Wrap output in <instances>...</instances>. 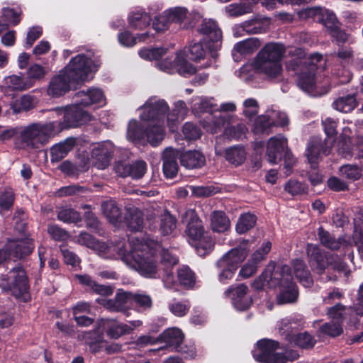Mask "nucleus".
<instances>
[{
	"label": "nucleus",
	"mask_w": 363,
	"mask_h": 363,
	"mask_svg": "<svg viewBox=\"0 0 363 363\" xmlns=\"http://www.w3.org/2000/svg\"><path fill=\"white\" fill-rule=\"evenodd\" d=\"M179 284L185 289H191L196 284V274L189 266L183 265L177 269Z\"/></svg>",
	"instance_id": "nucleus-40"
},
{
	"label": "nucleus",
	"mask_w": 363,
	"mask_h": 363,
	"mask_svg": "<svg viewBox=\"0 0 363 363\" xmlns=\"http://www.w3.org/2000/svg\"><path fill=\"white\" fill-rule=\"evenodd\" d=\"M186 223L185 233L189 243L194 246L200 257H205L214 249L215 242L205 231L203 222L194 209L187 210L182 218Z\"/></svg>",
	"instance_id": "nucleus-2"
},
{
	"label": "nucleus",
	"mask_w": 363,
	"mask_h": 363,
	"mask_svg": "<svg viewBox=\"0 0 363 363\" xmlns=\"http://www.w3.org/2000/svg\"><path fill=\"white\" fill-rule=\"evenodd\" d=\"M292 266L294 275L298 282L304 287H311L313 279L305 262L301 259H296L292 261Z\"/></svg>",
	"instance_id": "nucleus-32"
},
{
	"label": "nucleus",
	"mask_w": 363,
	"mask_h": 363,
	"mask_svg": "<svg viewBox=\"0 0 363 363\" xmlns=\"http://www.w3.org/2000/svg\"><path fill=\"white\" fill-rule=\"evenodd\" d=\"M184 333L183 331L176 327L165 329L157 336V341L160 343H164V346L161 349L165 348L170 352L178 350L180 348V343L184 340Z\"/></svg>",
	"instance_id": "nucleus-23"
},
{
	"label": "nucleus",
	"mask_w": 363,
	"mask_h": 363,
	"mask_svg": "<svg viewBox=\"0 0 363 363\" xmlns=\"http://www.w3.org/2000/svg\"><path fill=\"white\" fill-rule=\"evenodd\" d=\"M2 291L9 294L16 301L28 303L31 301L28 277L21 263L11 269L0 283Z\"/></svg>",
	"instance_id": "nucleus-5"
},
{
	"label": "nucleus",
	"mask_w": 363,
	"mask_h": 363,
	"mask_svg": "<svg viewBox=\"0 0 363 363\" xmlns=\"http://www.w3.org/2000/svg\"><path fill=\"white\" fill-rule=\"evenodd\" d=\"M82 339L94 354L100 352L104 347V343L106 342L104 333L99 328V321L93 330L82 333Z\"/></svg>",
	"instance_id": "nucleus-26"
},
{
	"label": "nucleus",
	"mask_w": 363,
	"mask_h": 363,
	"mask_svg": "<svg viewBox=\"0 0 363 363\" xmlns=\"http://www.w3.org/2000/svg\"><path fill=\"white\" fill-rule=\"evenodd\" d=\"M225 11L230 17H238L250 13L252 11V7L245 3L231 4L225 6Z\"/></svg>",
	"instance_id": "nucleus-54"
},
{
	"label": "nucleus",
	"mask_w": 363,
	"mask_h": 363,
	"mask_svg": "<svg viewBox=\"0 0 363 363\" xmlns=\"http://www.w3.org/2000/svg\"><path fill=\"white\" fill-rule=\"evenodd\" d=\"M174 63L178 73L184 77H189L196 72V67L183 57L177 56Z\"/></svg>",
	"instance_id": "nucleus-49"
},
{
	"label": "nucleus",
	"mask_w": 363,
	"mask_h": 363,
	"mask_svg": "<svg viewBox=\"0 0 363 363\" xmlns=\"http://www.w3.org/2000/svg\"><path fill=\"white\" fill-rule=\"evenodd\" d=\"M169 309L172 314L177 317H183L186 315L190 308L191 305L189 301H173L169 303Z\"/></svg>",
	"instance_id": "nucleus-56"
},
{
	"label": "nucleus",
	"mask_w": 363,
	"mask_h": 363,
	"mask_svg": "<svg viewBox=\"0 0 363 363\" xmlns=\"http://www.w3.org/2000/svg\"><path fill=\"white\" fill-rule=\"evenodd\" d=\"M75 278L79 284L87 287L88 292L105 297L110 296L113 294L114 288L112 286L99 284L87 274H75Z\"/></svg>",
	"instance_id": "nucleus-25"
},
{
	"label": "nucleus",
	"mask_w": 363,
	"mask_h": 363,
	"mask_svg": "<svg viewBox=\"0 0 363 363\" xmlns=\"http://www.w3.org/2000/svg\"><path fill=\"white\" fill-rule=\"evenodd\" d=\"M299 16L321 23L328 30L339 21L333 11L321 7H306L300 11Z\"/></svg>",
	"instance_id": "nucleus-16"
},
{
	"label": "nucleus",
	"mask_w": 363,
	"mask_h": 363,
	"mask_svg": "<svg viewBox=\"0 0 363 363\" xmlns=\"http://www.w3.org/2000/svg\"><path fill=\"white\" fill-rule=\"evenodd\" d=\"M128 133L130 137L137 141H141L146 138V128L136 122L133 125H130L128 129Z\"/></svg>",
	"instance_id": "nucleus-64"
},
{
	"label": "nucleus",
	"mask_w": 363,
	"mask_h": 363,
	"mask_svg": "<svg viewBox=\"0 0 363 363\" xmlns=\"http://www.w3.org/2000/svg\"><path fill=\"white\" fill-rule=\"evenodd\" d=\"M149 38V32L138 34L137 36H133L130 31L125 30L118 34V40L119 43L126 48L133 47L137 40L145 42Z\"/></svg>",
	"instance_id": "nucleus-45"
},
{
	"label": "nucleus",
	"mask_w": 363,
	"mask_h": 363,
	"mask_svg": "<svg viewBox=\"0 0 363 363\" xmlns=\"http://www.w3.org/2000/svg\"><path fill=\"white\" fill-rule=\"evenodd\" d=\"M346 307L343 304L338 303L335 306L328 308L327 315L331 321L340 323L342 325L345 318Z\"/></svg>",
	"instance_id": "nucleus-52"
},
{
	"label": "nucleus",
	"mask_w": 363,
	"mask_h": 363,
	"mask_svg": "<svg viewBox=\"0 0 363 363\" xmlns=\"http://www.w3.org/2000/svg\"><path fill=\"white\" fill-rule=\"evenodd\" d=\"M280 343L277 340L262 338L256 343L252 351L254 359L261 363H286L288 358L282 352H277Z\"/></svg>",
	"instance_id": "nucleus-10"
},
{
	"label": "nucleus",
	"mask_w": 363,
	"mask_h": 363,
	"mask_svg": "<svg viewBox=\"0 0 363 363\" xmlns=\"http://www.w3.org/2000/svg\"><path fill=\"white\" fill-rule=\"evenodd\" d=\"M96 301L103 305L110 311L125 312L133 306L132 292L125 291L123 289H119L113 298L103 299L98 298Z\"/></svg>",
	"instance_id": "nucleus-19"
},
{
	"label": "nucleus",
	"mask_w": 363,
	"mask_h": 363,
	"mask_svg": "<svg viewBox=\"0 0 363 363\" xmlns=\"http://www.w3.org/2000/svg\"><path fill=\"white\" fill-rule=\"evenodd\" d=\"M115 147L112 143H104L99 144L93 148L91 152V158L94 160V166L99 169L107 168L113 157Z\"/></svg>",
	"instance_id": "nucleus-22"
},
{
	"label": "nucleus",
	"mask_w": 363,
	"mask_h": 363,
	"mask_svg": "<svg viewBox=\"0 0 363 363\" xmlns=\"http://www.w3.org/2000/svg\"><path fill=\"white\" fill-rule=\"evenodd\" d=\"M286 52L285 46L279 43H267L257 53L255 63L257 69L270 79H281V60Z\"/></svg>",
	"instance_id": "nucleus-3"
},
{
	"label": "nucleus",
	"mask_w": 363,
	"mask_h": 363,
	"mask_svg": "<svg viewBox=\"0 0 363 363\" xmlns=\"http://www.w3.org/2000/svg\"><path fill=\"white\" fill-rule=\"evenodd\" d=\"M75 145L76 139L74 138H68L54 145L50 149L51 162H58L63 160L74 148Z\"/></svg>",
	"instance_id": "nucleus-33"
},
{
	"label": "nucleus",
	"mask_w": 363,
	"mask_h": 363,
	"mask_svg": "<svg viewBox=\"0 0 363 363\" xmlns=\"http://www.w3.org/2000/svg\"><path fill=\"white\" fill-rule=\"evenodd\" d=\"M306 252L311 269L320 275L325 273V269L329 267L339 272L343 270L342 263H333V257L318 245L308 244Z\"/></svg>",
	"instance_id": "nucleus-11"
},
{
	"label": "nucleus",
	"mask_w": 363,
	"mask_h": 363,
	"mask_svg": "<svg viewBox=\"0 0 363 363\" xmlns=\"http://www.w3.org/2000/svg\"><path fill=\"white\" fill-rule=\"evenodd\" d=\"M10 259H22L30 255L33 250L34 245L31 240H11L6 244Z\"/></svg>",
	"instance_id": "nucleus-27"
},
{
	"label": "nucleus",
	"mask_w": 363,
	"mask_h": 363,
	"mask_svg": "<svg viewBox=\"0 0 363 363\" xmlns=\"http://www.w3.org/2000/svg\"><path fill=\"white\" fill-rule=\"evenodd\" d=\"M57 218L67 223H75L82 221V217L80 213L74 208H65L59 211L57 213Z\"/></svg>",
	"instance_id": "nucleus-50"
},
{
	"label": "nucleus",
	"mask_w": 363,
	"mask_h": 363,
	"mask_svg": "<svg viewBox=\"0 0 363 363\" xmlns=\"http://www.w3.org/2000/svg\"><path fill=\"white\" fill-rule=\"evenodd\" d=\"M328 33L338 45L345 43L348 39V34L345 30L340 28V21L329 29Z\"/></svg>",
	"instance_id": "nucleus-62"
},
{
	"label": "nucleus",
	"mask_w": 363,
	"mask_h": 363,
	"mask_svg": "<svg viewBox=\"0 0 363 363\" xmlns=\"http://www.w3.org/2000/svg\"><path fill=\"white\" fill-rule=\"evenodd\" d=\"M101 65L99 58L92 60L85 54H78L70 60L62 70L79 85L87 79L89 73L97 72Z\"/></svg>",
	"instance_id": "nucleus-9"
},
{
	"label": "nucleus",
	"mask_w": 363,
	"mask_h": 363,
	"mask_svg": "<svg viewBox=\"0 0 363 363\" xmlns=\"http://www.w3.org/2000/svg\"><path fill=\"white\" fill-rule=\"evenodd\" d=\"M164 128L162 124L149 125L146 128V139L153 147H157L164 138Z\"/></svg>",
	"instance_id": "nucleus-41"
},
{
	"label": "nucleus",
	"mask_w": 363,
	"mask_h": 363,
	"mask_svg": "<svg viewBox=\"0 0 363 363\" xmlns=\"http://www.w3.org/2000/svg\"><path fill=\"white\" fill-rule=\"evenodd\" d=\"M179 152L172 148H166L162 154V172L166 179L176 177L179 170L177 160Z\"/></svg>",
	"instance_id": "nucleus-29"
},
{
	"label": "nucleus",
	"mask_w": 363,
	"mask_h": 363,
	"mask_svg": "<svg viewBox=\"0 0 363 363\" xmlns=\"http://www.w3.org/2000/svg\"><path fill=\"white\" fill-rule=\"evenodd\" d=\"M21 11L14 8L4 7L2 9L1 18L6 23V27H8L9 24L16 26L21 22Z\"/></svg>",
	"instance_id": "nucleus-53"
},
{
	"label": "nucleus",
	"mask_w": 363,
	"mask_h": 363,
	"mask_svg": "<svg viewBox=\"0 0 363 363\" xmlns=\"http://www.w3.org/2000/svg\"><path fill=\"white\" fill-rule=\"evenodd\" d=\"M5 84L13 91H25L33 86L31 79L14 74L5 78Z\"/></svg>",
	"instance_id": "nucleus-44"
},
{
	"label": "nucleus",
	"mask_w": 363,
	"mask_h": 363,
	"mask_svg": "<svg viewBox=\"0 0 363 363\" xmlns=\"http://www.w3.org/2000/svg\"><path fill=\"white\" fill-rule=\"evenodd\" d=\"M15 201V194L12 189L5 190L0 194V209L4 211H10Z\"/></svg>",
	"instance_id": "nucleus-58"
},
{
	"label": "nucleus",
	"mask_w": 363,
	"mask_h": 363,
	"mask_svg": "<svg viewBox=\"0 0 363 363\" xmlns=\"http://www.w3.org/2000/svg\"><path fill=\"white\" fill-rule=\"evenodd\" d=\"M248 292L249 288L245 284H232L226 289L225 295L231 299L237 310L244 311L252 304V299L247 295Z\"/></svg>",
	"instance_id": "nucleus-17"
},
{
	"label": "nucleus",
	"mask_w": 363,
	"mask_h": 363,
	"mask_svg": "<svg viewBox=\"0 0 363 363\" xmlns=\"http://www.w3.org/2000/svg\"><path fill=\"white\" fill-rule=\"evenodd\" d=\"M127 228L132 232L141 231L143 228V214L138 208H129L123 217Z\"/></svg>",
	"instance_id": "nucleus-35"
},
{
	"label": "nucleus",
	"mask_w": 363,
	"mask_h": 363,
	"mask_svg": "<svg viewBox=\"0 0 363 363\" xmlns=\"http://www.w3.org/2000/svg\"><path fill=\"white\" fill-rule=\"evenodd\" d=\"M179 160L182 166L186 169H199L205 165L206 157L199 150H188L182 153L179 152Z\"/></svg>",
	"instance_id": "nucleus-31"
},
{
	"label": "nucleus",
	"mask_w": 363,
	"mask_h": 363,
	"mask_svg": "<svg viewBox=\"0 0 363 363\" xmlns=\"http://www.w3.org/2000/svg\"><path fill=\"white\" fill-rule=\"evenodd\" d=\"M169 109V106L164 99L158 100L146 106L140 115V119L163 125Z\"/></svg>",
	"instance_id": "nucleus-21"
},
{
	"label": "nucleus",
	"mask_w": 363,
	"mask_h": 363,
	"mask_svg": "<svg viewBox=\"0 0 363 363\" xmlns=\"http://www.w3.org/2000/svg\"><path fill=\"white\" fill-rule=\"evenodd\" d=\"M318 236L320 244L333 251L338 250L342 246L347 247L350 245V242L345 235L336 238L333 234L325 230L323 226L318 228Z\"/></svg>",
	"instance_id": "nucleus-28"
},
{
	"label": "nucleus",
	"mask_w": 363,
	"mask_h": 363,
	"mask_svg": "<svg viewBox=\"0 0 363 363\" xmlns=\"http://www.w3.org/2000/svg\"><path fill=\"white\" fill-rule=\"evenodd\" d=\"M205 53L206 51L203 44L201 43H194L189 45L187 56L189 60L197 62L204 57Z\"/></svg>",
	"instance_id": "nucleus-61"
},
{
	"label": "nucleus",
	"mask_w": 363,
	"mask_h": 363,
	"mask_svg": "<svg viewBox=\"0 0 363 363\" xmlns=\"http://www.w3.org/2000/svg\"><path fill=\"white\" fill-rule=\"evenodd\" d=\"M323 57L318 53L311 54L308 57L295 58L290 61L289 67L298 74L297 85L306 92L311 93L315 88L317 71L324 65Z\"/></svg>",
	"instance_id": "nucleus-4"
},
{
	"label": "nucleus",
	"mask_w": 363,
	"mask_h": 363,
	"mask_svg": "<svg viewBox=\"0 0 363 363\" xmlns=\"http://www.w3.org/2000/svg\"><path fill=\"white\" fill-rule=\"evenodd\" d=\"M340 171L343 177L352 181L357 180L361 177V171L357 165H343L340 167Z\"/></svg>",
	"instance_id": "nucleus-63"
},
{
	"label": "nucleus",
	"mask_w": 363,
	"mask_h": 363,
	"mask_svg": "<svg viewBox=\"0 0 363 363\" xmlns=\"http://www.w3.org/2000/svg\"><path fill=\"white\" fill-rule=\"evenodd\" d=\"M257 221L255 214L250 212L242 213L236 223L235 230L238 234H245L252 229Z\"/></svg>",
	"instance_id": "nucleus-43"
},
{
	"label": "nucleus",
	"mask_w": 363,
	"mask_h": 363,
	"mask_svg": "<svg viewBox=\"0 0 363 363\" xmlns=\"http://www.w3.org/2000/svg\"><path fill=\"white\" fill-rule=\"evenodd\" d=\"M99 328L108 337L117 340L121 336L130 334L133 328L127 324L119 323L114 319H101L99 320Z\"/></svg>",
	"instance_id": "nucleus-24"
},
{
	"label": "nucleus",
	"mask_w": 363,
	"mask_h": 363,
	"mask_svg": "<svg viewBox=\"0 0 363 363\" xmlns=\"http://www.w3.org/2000/svg\"><path fill=\"white\" fill-rule=\"evenodd\" d=\"M104 98L103 91L97 88H90L76 93L73 97L74 102L65 108L63 121H58L60 125L56 130L58 132L65 128H77L86 124L91 121V116L82 107H87L94 104L101 103Z\"/></svg>",
	"instance_id": "nucleus-1"
},
{
	"label": "nucleus",
	"mask_w": 363,
	"mask_h": 363,
	"mask_svg": "<svg viewBox=\"0 0 363 363\" xmlns=\"http://www.w3.org/2000/svg\"><path fill=\"white\" fill-rule=\"evenodd\" d=\"M84 219L88 229L94 233H99L101 230V223L95 213L88 210L84 213Z\"/></svg>",
	"instance_id": "nucleus-60"
},
{
	"label": "nucleus",
	"mask_w": 363,
	"mask_h": 363,
	"mask_svg": "<svg viewBox=\"0 0 363 363\" xmlns=\"http://www.w3.org/2000/svg\"><path fill=\"white\" fill-rule=\"evenodd\" d=\"M144 245H140L138 247H132L129 251H126L128 256L132 258L140 273L150 278H155L157 274L156 260L149 251H145L143 248Z\"/></svg>",
	"instance_id": "nucleus-12"
},
{
	"label": "nucleus",
	"mask_w": 363,
	"mask_h": 363,
	"mask_svg": "<svg viewBox=\"0 0 363 363\" xmlns=\"http://www.w3.org/2000/svg\"><path fill=\"white\" fill-rule=\"evenodd\" d=\"M266 156L270 164H277L283 159L286 163V168H292L293 157L288 150H285L283 139L271 138L267 143Z\"/></svg>",
	"instance_id": "nucleus-14"
},
{
	"label": "nucleus",
	"mask_w": 363,
	"mask_h": 363,
	"mask_svg": "<svg viewBox=\"0 0 363 363\" xmlns=\"http://www.w3.org/2000/svg\"><path fill=\"white\" fill-rule=\"evenodd\" d=\"M211 226L214 232L224 233L230 226V221L224 211H214L211 215Z\"/></svg>",
	"instance_id": "nucleus-37"
},
{
	"label": "nucleus",
	"mask_w": 363,
	"mask_h": 363,
	"mask_svg": "<svg viewBox=\"0 0 363 363\" xmlns=\"http://www.w3.org/2000/svg\"><path fill=\"white\" fill-rule=\"evenodd\" d=\"M272 249V242L269 241L264 242L261 247H259L252 255L248 260L258 268L259 263L267 258Z\"/></svg>",
	"instance_id": "nucleus-51"
},
{
	"label": "nucleus",
	"mask_w": 363,
	"mask_h": 363,
	"mask_svg": "<svg viewBox=\"0 0 363 363\" xmlns=\"http://www.w3.org/2000/svg\"><path fill=\"white\" fill-rule=\"evenodd\" d=\"M60 125V123L57 121L45 124L33 123L21 132V140L29 147L38 149L48 143L50 138L58 133L56 128Z\"/></svg>",
	"instance_id": "nucleus-8"
},
{
	"label": "nucleus",
	"mask_w": 363,
	"mask_h": 363,
	"mask_svg": "<svg viewBox=\"0 0 363 363\" xmlns=\"http://www.w3.org/2000/svg\"><path fill=\"white\" fill-rule=\"evenodd\" d=\"M225 158L235 167L244 163L246 160V151L242 145H233L225 150Z\"/></svg>",
	"instance_id": "nucleus-38"
},
{
	"label": "nucleus",
	"mask_w": 363,
	"mask_h": 363,
	"mask_svg": "<svg viewBox=\"0 0 363 363\" xmlns=\"http://www.w3.org/2000/svg\"><path fill=\"white\" fill-rule=\"evenodd\" d=\"M201 34L204 35L203 43L206 48L211 52V57H218L216 51L221 45L222 31L214 21H203L199 29Z\"/></svg>",
	"instance_id": "nucleus-13"
},
{
	"label": "nucleus",
	"mask_w": 363,
	"mask_h": 363,
	"mask_svg": "<svg viewBox=\"0 0 363 363\" xmlns=\"http://www.w3.org/2000/svg\"><path fill=\"white\" fill-rule=\"evenodd\" d=\"M320 332L324 335L335 337L343 333V328L340 323L330 321L323 324L320 328Z\"/></svg>",
	"instance_id": "nucleus-57"
},
{
	"label": "nucleus",
	"mask_w": 363,
	"mask_h": 363,
	"mask_svg": "<svg viewBox=\"0 0 363 363\" xmlns=\"http://www.w3.org/2000/svg\"><path fill=\"white\" fill-rule=\"evenodd\" d=\"M248 243L245 242L231 249L216 262V267L220 270L218 280L227 284L232 279L240 264L246 259L249 253Z\"/></svg>",
	"instance_id": "nucleus-7"
},
{
	"label": "nucleus",
	"mask_w": 363,
	"mask_h": 363,
	"mask_svg": "<svg viewBox=\"0 0 363 363\" xmlns=\"http://www.w3.org/2000/svg\"><path fill=\"white\" fill-rule=\"evenodd\" d=\"M284 190L292 196L308 193V186L305 183L290 179L284 186Z\"/></svg>",
	"instance_id": "nucleus-55"
},
{
	"label": "nucleus",
	"mask_w": 363,
	"mask_h": 363,
	"mask_svg": "<svg viewBox=\"0 0 363 363\" xmlns=\"http://www.w3.org/2000/svg\"><path fill=\"white\" fill-rule=\"evenodd\" d=\"M33 96L30 95H23L18 99H13L10 102V108L13 113H19L23 111H28L33 108Z\"/></svg>",
	"instance_id": "nucleus-46"
},
{
	"label": "nucleus",
	"mask_w": 363,
	"mask_h": 363,
	"mask_svg": "<svg viewBox=\"0 0 363 363\" xmlns=\"http://www.w3.org/2000/svg\"><path fill=\"white\" fill-rule=\"evenodd\" d=\"M278 266H274L271 270L265 269L262 274L257 277L252 284V287L256 291H262L266 285L269 288H275V282L274 281V268Z\"/></svg>",
	"instance_id": "nucleus-39"
},
{
	"label": "nucleus",
	"mask_w": 363,
	"mask_h": 363,
	"mask_svg": "<svg viewBox=\"0 0 363 363\" xmlns=\"http://www.w3.org/2000/svg\"><path fill=\"white\" fill-rule=\"evenodd\" d=\"M274 281L275 288H279V293L276 296L279 305L295 303L298 298V289L294 281L291 267L287 264L278 266L274 268Z\"/></svg>",
	"instance_id": "nucleus-6"
},
{
	"label": "nucleus",
	"mask_w": 363,
	"mask_h": 363,
	"mask_svg": "<svg viewBox=\"0 0 363 363\" xmlns=\"http://www.w3.org/2000/svg\"><path fill=\"white\" fill-rule=\"evenodd\" d=\"M77 84L62 69L50 79L48 94L53 98H58L65 95L71 89H77Z\"/></svg>",
	"instance_id": "nucleus-18"
},
{
	"label": "nucleus",
	"mask_w": 363,
	"mask_h": 363,
	"mask_svg": "<svg viewBox=\"0 0 363 363\" xmlns=\"http://www.w3.org/2000/svg\"><path fill=\"white\" fill-rule=\"evenodd\" d=\"M129 25L138 30H143L150 25L152 18L147 12L144 10L133 11L128 18Z\"/></svg>",
	"instance_id": "nucleus-36"
},
{
	"label": "nucleus",
	"mask_w": 363,
	"mask_h": 363,
	"mask_svg": "<svg viewBox=\"0 0 363 363\" xmlns=\"http://www.w3.org/2000/svg\"><path fill=\"white\" fill-rule=\"evenodd\" d=\"M114 169L121 177H130L133 179H139L146 173L147 164L143 160H136L132 164L118 161L115 163Z\"/></svg>",
	"instance_id": "nucleus-20"
},
{
	"label": "nucleus",
	"mask_w": 363,
	"mask_h": 363,
	"mask_svg": "<svg viewBox=\"0 0 363 363\" xmlns=\"http://www.w3.org/2000/svg\"><path fill=\"white\" fill-rule=\"evenodd\" d=\"M357 91H352L346 93L342 92V96H340L333 103V107L342 113H350L356 108L359 102L357 101Z\"/></svg>",
	"instance_id": "nucleus-30"
},
{
	"label": "nucleus",
	"mask_w": 363,
	"mask_h": 363,
	"mask_svg": "<svg viewBox=\"0 0 363 363\" xmlns=\"http://www.w3.org/2000/svg\"><path fill=\"white\" fill-rule=\"evenodd\" d=\"M103 214L112 224L116 225L123 221L122 210L113 200L104 201L101 204Z\"/></svg>",
	"instance_id": "nucleus-34"
},
{
	"label": "nucleus",
	"mask_w": 363,
	"mask_h": 363,
	"mask_svg": "<svg viewBox=\"0 0 363 363\" xmlns=\"http://www.w3.org/2000/svg\"><path fill=\"white\" fill-rule=\"evenodd\" d=\"M276 125V123L269 116L261 115L256 118L253 132L255 134L269 135L272 133V128Z\"/></svg>",
	"instance_id": "nucleus-42"
},
{
	"label": "nucleus",
	"mask_w": 363,
	"mask_h": 363,
	"mask_svg": "<svg viewBox=\"0 0 363 363\" xmlns=\"http://www.w3.org/2000/svg\"><path fill=\"white\" fill-rule=\"evenodd\" d=\"M177 219L169 212L161 215L159 231L162 235H170L176 228Z\"/></svg>",
	"instance_id": "nucleus-48"
},
{
	"label": "nucleus",
	"mask_w": 363,
	"mask_h": 363,
	"mask_svg": "<svg viewBox=\"0 0 363 363\" xmlns=\"http://www.w3.org/2000/svg\"><path fill=\"white\" fill-rule=\"evenodd\" d=\"M289 341L303 349L312 348L316 342L314 337L308 332L291 335Z\"/></svg>",
	"instance_id": "nucleus-47"
},
{
	"label": "nucleus",
	"mask_w": 363,
	"mask_h": 363,
	"mask_svg": "<svg viewBox=\"0 0 363 363\" xmlns=\"http://www.w3.org/2000/svg\"><path fill=\"white\" fill-rule=\"evenodd\" d=\"M333 144L328 145L326 139L324 140L319 136H313L307 143L306 156L313 169H315L320 158L323 155H328Z\"/></svg>",
	"instance_id": "nucleus-15"
},
{
	"label": "nucleus",
	"mask_w": 363,
	"mask_h": 363,
	"mask_svg": "<svg viewBox=\"0 0 363 363\" xmlns=\"http://www.w3.org/2000/svg\"><path fill=\"white\" fill-rule=\"evenodd\" d=\"M182 133L187 140H195L201 135V129L193 123L186 122L182 128Z\"/></svg>",
	"instance_id": "nucleus-59"
}]
</instances>
